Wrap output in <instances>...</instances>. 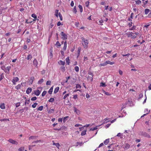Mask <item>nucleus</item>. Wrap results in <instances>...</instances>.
<instances>
[{"label": "nucleus", "instance_id": "45", "mask_svg": "<svg viewBox=\"0 0 151 151\" xmlns=\"http://www.w3.org/2000/svg\"><path fill=\"white\" fill-rule=\"evenodd\" d=\"M9 121V119H0V121H1V122H2V121L5 122V121Z\"/></svg>", "mask_w": 151, "mask_h": 151}, {"label": "nucleus", "instance_id": "23", "mask_svg": "<svg viewBox=\"0 0 151 151\" xmlns=\"http://www.w3.org/2000/svg\"><path fill=\"white\" fill-rule=\"evenodd\" d=\"M78 7L80 9V10L81 12H82L83 11V7L81 5H78Z\"/></svg>", "mask_w": 151, "mask_h": 151}, {"label": "nucleus", "instance_id": "35", "mask_svg": "<svg viewBox=\"0 0 151 151\" xmlns=\"http://www.w3.org/2000/svg\"><path fill=\"white\" fill-rule=\"evenodd\" d=\"M24 150V147H21L18 149L19 151H23Z\"/></svg>", "mask_w": 151, "mask_h": 151}, {"label": "nucleus", "instance_id": "49", "mask_svg": "<svg viewBox=\"0 0 151 151\" xmlns=\"http://www.w3.org/2000/svg\"><path fill=\"white\" fill-rule=\"evenodd\" d=\"M37 99V97L36 96L32 98L31 99V100L32 101H34Z\"/></svg>", "mask_w": 151, "mask_h": 151}, {"label": "nucleus", "instance_id": "52", "mask_svg": "<svg viewBox=\"0 0 151 151\" xmlns=\"http://www.w3.org/2000/svg\"><path fill=\"white\" fill-rule=\"evenodd\" d=\"M51 83V81H47L46 82L47 85H50Z\"/></svg>", "mask_w": 151, "mask_h": 151}, {"label": "nucleus", "instance_id": "63", "mask_svg": "<svg viewBox=\"0 0 151 151\" xmlns=\"http://www.w3.org/2000/svg\"><path fill=\"white\" fill-rule=\"evenodd\" d=\"M78 98L77 97V95H75L74 96L73 98L75 99H77Z\"/></svg>", "mask_w": 151, "mask_h": 151}, {"label": "nucleus", "instance_id": "38", "mask_svg": "<svg viewBox=\"0 0 151 151\" xmlns=\"http://www.w3.org/2000/svg\"><path fill=\"white\" fill-rule=\"evenodd\" d=\"M109 119L108 118H106V119H104L103 120V123L104 124L106 123H107V120H108Z\"/></svg>", "mask_w": 151, "mask_h": 151}, {"label": "nucleus", "instance_id": "46", "mask_svg": "<svg viewBox=\"0 0 151 151\" xmlns=\"http://www.w3.org/2000/svg\"><path fill=\"white\" fill-rule=\"evenodd\" d=\"M54 101V99L53 98H51L48 101L49 102H52Z\"/></svg>", "mask_w": 151, "mask_h": 151}, {"label": "nucleus", "instance_id": "41", "mask_svg": "<svg viewBox=\"0 0 151 151\" xmlns=\"http://www.w3.org/2000/svg\"><path fill=\"white\" fill-rule=\"evenodd\" d=\"M46 93H47V92L46 91H43L42 94V96H44L46 94Z\"/></svg>", "mask_w": 151, "mask_h": 151}, {"label": "nucleus", "instance_id": "25", "mask_svg": "<svg viewBox=\"0 0 151 151\" xmlns=\"http://www.w3.org/2000/svg\"><path fill=\"white\" fill-rule=\"evenodd\" d=\"M12 80L17 82L19 81V79L17 77H15Z\"/></svg>", "mask_w": 151, "mask_h": 151}, {"label": "nucleus", "instance_id": "50", "mask_svg": "<svg viewBox=\"0 0 151 151\" xmlns=\"http://www.w3.org/2000/svg\"><path fill=\"white\" fill-rule=\"evenodd\" d=\"M69 96V94H65L64 96L63 99H66V98L68 96Z\"/></svg>", "mask_w": 151, "mask_h": 151}, {"label": "nucleus", "instance_id": "48", "mask_svg": "<svg viewBox=\"0 0 151 151\" xmlns=\"http://www.w3.org/2000/svg\"><path fill=\"white\" fill-rule=\"evenodd\" d=\"M30 100H27L25 102V104L26 105L27 104H29V103Z\"/></svg>", "mask_w": 151, "mask_h": 151}, {"label": "nucleus", "instance_id": "42", "mask_svg": "<svg viewBox=\"0 0 151 151\" xmlns=\"http://www.w3.org/2000/svg\"><path fill=\"white\" fill-rule=\"evenodd\" d=\"M141 1L139 0H137L136 1V4H138V5H139L141 3Z\"/></svg>", "mask_w": 151, "mask_h": 151}, {"label": "nucleus", "instance_id": "10", "mask_svg": "<svg viewBox=\"0 0 151 151\" xmlns=\"http://www.w3.org/2000/svg\"><path fill=\"white\" fill-rule=\"evenodd\" d=\"M106 61L107 65L109 64L111 65H112L115 63L114 62H111L109 60Z\"/></svg>", "mask_w": 151, "mask_h": 151}, {"label": "nucleus", "instance_id": "30", "mask_svg": "<svg viewBox=\"0 0 151 151\" xmlns=\"http://www.w3.org/2000/svg\"><path fill=\"white\" fill-rule=\"evenodd\" d=\"M43 106H40L38 109H37V110L38 111H42V110L43 109Z\"/></svg>", "mask_w": 151, "mask_h": 151}, {"label": "nucleus", "instance_id": "39", "mask_svg": "<svg viewBox=\"0 0 151 151\" xmlns=\"http://www.w3.org/2000/svg\"><path fill=\"white\" fill-rule=\"evenodd\" d=\"M60 64L61 65H64L65 64V62L61 60L60 61Z\"/></svg>", "mask_w": 151, "mask_h": 151}, {"label": "nucleus", "instance_id": "22", "mask_svg": "<svg viewBox=\"0 0 151 151\" xmlns=\"http://www.w3.org/2000/svg\"><path fill=\"white\" fill-rule=\"evenodd\" d=\"M27 58L28 60H30L32 58V56L30 54H29Z\"/></svg>", "mask_w": 151, "mask_h": 151}, {"label": "nucleus", "instance_id": "6", "mask_svg": "<svg viewBox=\"0 0 151 151\" xmlns=\"http://www.w3.org/2000/svg\"><path fill=\"white\" fill-rule=\"evenodd\" d=\"M32 91V88H31L29 87L26 90V92L27 94H29Z\"/></svg>", "mask_w": 151, "mask_h": 151}, {"label": "nucleus", "instance_id": "60", "mask_svg": "<svg viewBox=\"0 0 151 151\" xmlns=\"http://www.w3.org/2000/svg\"><path fill=\"white\" fill-rule=\"evenodd\" d=\"M89 2L88 1H87L86 2V6H88L89 5Z\"/></svg>", "mask_w": 151, "mask_h": 151}, {"label": "nucleus", "instance_id": "20", "mask_svg": "<svg viewBox=\"0 0 151 151\" xmlns=\"http://www.w3.org/2000/svg\"><path fill=\"white\" fill-rule=\"evenodd\" d=\"M116 136H118V137H120V138L121 139H122L123 138V136L122 134H121L120 133H118L116 135Z\"/></svg>", "mask_w": 151, "mask_h": 151}, {"label": "nucleus", "instance_id": "11", "mask_svg": "<svg viewBox=\"0 0 151 151\" xmlns=\"http://www.w3.org/2000/svg\"><path fill=\"white\" fill-rule=\"evenodd\" d=\"M22 85V83L21 84H19L17 86H15V88L17 90L19 89L21 87V85Z\"/></svg>", "mask_w": 151, "mask_h": 151}, {"label": "nucleus", "instance_id": "40", "mask_svg": "<svg viewBox=\"0 0 151 151\" xmlns=\"http://www.w3.org/2000/svg\"><path fill=\"white\" fill-rule=\"evenodd\" d=\"M58 16L59 17H60V20L62 21L63 20V18L62 15L60 13H58Z\"/></svg>", "mask_w": 151, "mask_h": 151}, {"label": "nucleus", "instance_id": "61", "mask_svg": "<svg viewBox=\"0 0 151 151\" xmlns=\"http://www.w3.org/2000/svg\"><path fill=\"white\" fill-rule=\"evenodd\" d=\"M111 125V124H108L106 125V126H105V127L106 128H108V127H109V126H110V125Z\"/></svg>", "mask_w": 151, "mask_h": 151}, {"label": "nucleus", "instance_id": "55", "mask_svg": "<svg viewBox=\"0 0 151 151\" xmlns=\"http://www.w3.org/2000/svg\"><path fill=\"white\" fill-rule=\"evenodd\" d=\"M61 69L63 71H64L65 70V67L64 66H62L61 67Z\"/></svg>", "mask_w": 151, "mask_h": 151}, {"label": "nucleus", "instance_id": "7", "mask_svg": "<svg viewBox=\"0 0 151 151\" xmlns=\"http://www.w3.org/2000/svg\"><path fill=\"white\" fill-rule=\"evenodd\" d=\"M34 93L36 96H38L40 95V92L39 90H37L36 91H34Z\"/></svg>", "mask_w": 151, "mask_h": 151}, {"label": "nucleus", "instance_id": "57", "mask_svg": "<svg viewBox=\"0 0 151 151\" xmlns=\"http://www.w3.org/2000/svg\"><path fill=\"white\" fill-rule=\"evenodd\" d=\"M133 32H130L129 34V35L130 36V37H132L133 36Z\"/></svg>", "mask_w": 151, "mask_h": 151}, {"label": "nucleus", "instance_id": "26", "mask_svg": "<svg viewBox=\"0 0 151 151\" xmlns=\"http://www.w3.org/2000/svg\"><path fill=\"white\" fill-rule=\"evenodd\" d=\"M44 81V80L43 79H42L39 80L38 82V84H41Z\"/></svg>", "mask_w": 151, "mask_h": 151}, {"label": "nucleus", "instance_id": "13", "mask_svg": "<svg viewBox=\"0 0 151 151\" xmlns=\"http://www.w3.org/2000/svg\"><path fill=\"white\" fill-rule=\"evenodd\" d=\"M74 110L75 112H76L77 114H80L79 111L75 107H74Z\"/></svg>", "mask_w": 151, "mask_h": 151}, {"label": "nucleus", "instance_id": "27", "mask_svg": "<svg viewBox=\"0 0 151 151\" xmlns=\"http://www.w3.org/2000/svg\"><path fill=\"white\" fill-rule=\"evenodd\" d=\"M69 118V117L68 116H65V117H64L63 120V122L64 123H65L66 122V121H67V118Z\"/></svg>", "mask_w": 151, "mask_h": 151}, {"label": "nucleus", "instance_id": "54", "mask_svg": "<svg viewBox=\"0 0 151 151\" xmlns=\"http://www.w3.org/2000/svg\"><path fill=\"white\" fill-rule=\"evenodd\" d=\"M20 105V103H17L16 104V107H18Z\"/></svg>", "mask_w": 151, "mask_h": 151}, {"label": "nucleus", "instance_id": "8", "mask_svg": "<svg viewBox=\"0 0 151 151\" xmlns=\"http://www.w3.org/2000/svg\"><path fill=\"white\" fill-rule=\"evenodd\" d=\"M33 65L37 67L38 65V62L36 59H35L33 61Z\"/></svg>", "mask_w": 151, "mask_h": 151}, {"label": "nucleus", "instance_id": "36", "mask_svg": "<svg viewBox=\"0 0 151 151\" xmlns=\"http://www.w3.org/2000/svg\"><path fill=\"white\" fill-rule=\"evenodd\" d=\"M75 70L76 72H78L79 70V67L77 66H76L75 67Z\"/></svg>", "mask_w": 151, "mask_h": 151}, {"label": "nucleus", "instance_id": "37", "mask_svg": "<svg viewBox=\"0 0 151 151\" xmlns=\"http://www.w3.org/2000/svg\"><path fill=\"white\" fill-rule=\"evenodd\" d=\"M53 145H55L58 148L60 146L59 143H53Z\"/></svg>", "mask_w": 151, "mask_h": 151}, {"label": "nucleus", "instance_id": "59", "mask_svg": "<svg viewBox=\"0 0 151 151\" xmlns=\"http://www.w3.org/2000/svg\"><path fill=\"white\" fill-rule=\"evenodd\" d=\"M119 74L122 75L123 74V72L121 70H119Z\"/></svg>", "mask_w": 151, "mask_h": 151}, {"label": "nucleus", "instance_id": "47", "mask_svg": "<svg viewBox=\"0 0 151 151\" xmlns=\"http://www.w3.org/2000/svg\"><path fill=\"white\" fill-rule=\"evenodd\" d=\"M37 105V103H34V104H33L32 105V107L33 108H35L36 106Z\"/></svg>", "mask_w": 151, "mask_h": 151}, {"label": "nucleus", "instance_id": "62", "mask_svg": "<svg viewBox=\"0 0 151 151\" xmlns=\"http://www.w3.org/2000/svg\"><path fill=\"white\" fill-rule=\"evenodd\" d=\"M74 2H73V1H72L71 2V4H70V5L71 6H73V5H74Z\"/></svg>", "mask_w": 151, "mask_h": 151}, {"label": "nucleus", "instance_id": "34", "mask_svg": "<svg viewBox=\"0 0 151 151\" xmlns=\"http://www.w3.org/2000/svg\"><path fill=\"white\" fill-rule=\"evenodd\" d=\"M31 16L32 17L34 18L35 19L34 20H36V19L37 18V17H36V15L35 14H32Z\"/></svg>", "mask_w": 151, "mask_h": 151}, {"label": "nucleus", "instance_id": "28", "mask_svg": "<svg viewBox=\"0 0 151 151\" xmlns=\"http://www.w3.org/2000/svg\"><path fill=\"white\" fill-rule=\"evenodd\" d=\"M55 16L57 17H58V9H56L55 10Z\"/></svg>", "mask_w": 151, "mask_h": 151}, {"label": "nucleus", "instance_id": "51", "mask_svg": "<svg viewBox=\"0 0 151 151\" xmlns=\"http://www.w3.org/2000/svg\"><path fill=\"white\" fill-rule=\"evenodd\" d=\"M3 77H4V76H3V74H2L0 75V81L3 79Z\"/></svg>", "mask_w": 151, "mask_h": 151}, {"label": "nucleus", "instance_id": "64", "mask_svg": "<svg viewBox=\"0 0 151 151\" xmlns=\"http://www.w3.org/2000/svg\"><path fill=\"white\" fill-rule=\"evenodd\" d=\"M148 0L145 1V2H143L144 4V5H146V4H147V3H148Z\"/></svg>", "mask_w": 151, "mask_h": 151}, {"label": "nucleus", "instance_id": "21", "mask_svg": "<svg viewBox=\"0 0 151 151\" xmlns=\"http://www.w3.org/2000/svg\"><path fill=\"white\" fill-rule=\"evenodd\" d=\"M76 144H77L76 146H77L78 145H80V146H81L83 145L84 144V143L83 142H76Z\"/></svg>", "mask_w": 151, "mask_h": 151}, {"label": "nucleus", "instance_id": "17", "mask_svg": "<svg viewBox=\"0 0 151 151\" xmlns=\"http://www.w3.org/2000/svg\"><path fill=\"white\" fill-rule=\"evenodd\" d=\"M70 59H69V57H67L66 59V61L67 64L68 65H69L70 63Z\"/></svg>", "mask_w": 151, "mask_h": 151}, {"label": "nucleus", "instance_id": "56", "mask_svg": "<svg viewBox=\"0 0 151 151\" xmlns=\"http://www.w3.org/2000/svg\"><path fill=\"white\" fill-rule=\"evenodd\" d=\"M133 34H134L137 35H139V33H138L137 32H136L134 31H133Z\"/></svg>", "mask_w": 151, "mask_h": 151}, {"label": "nucleus", "instance_id": "2", "mask_svg": "<svg viewBox=\"0 0 151 151\" xmlns=\"http://www.w3.org/2000/svg\"><path fill=\"white\" fill-rule=\"evenodd\" d=\"M60 34L62 36L61 38L63 39V40H66L67 39L68 34H66L63 32H61Z\"/></svg>", "mask_w": 151, "mask_h": 151}, {"label": "nucleus", "instance_id": "15", "mask_svg": "<svg viewBox=\"0 0 151 151\" xmlns=\"http://www.w3.org/2000/svg\"><path fill=\"white\" fill-rule=\"evenodd\" d=\"M35 78L34 77H32L30 78V79L29 80L30 83L29 84H32V83L33 81L34 80Z\"/></svg>", "mask_w": 151, "mask_h": 151}, {"label": "nucleus", "instance_id": "12", "mask_svg": "<svg viewBox=\"0 0 151 151\" xmlns=\"http://www.w3.org/2000/svg\"><path fill=\"white\" fill-rule=\"evenodd\" d=\"M107 63H106V61H105V62H104L103 63H101L99 64V67H101V66H104L107 65Z\"/></svg>", "mask_w": 151, "mask_h": 151}, {"label": "nucleus", "instance_id": "9", "mask_svg": "<svg viewBox=\"0 0 151 151\" xmlns=\"http://www.w3.org/2000/svg\"><path fill=\"white\" fill-rule=\"evenodd\" d=\"M67 42L66 41H65V42L64 43V46L63 48V50H65L67 48Z\"/></svg>", "mask_w": 151, "mask_h": 151}, {"label": "nucleus", "instance_id": "53", "mask_svg": "<svg viewBox=\"0 0 151 151\" xmlns=\"http://www.w3.org/2000/svg\"><path fill=\"white\" fill-rule=\"evenodd\" d=\"M11 68V67L10 66H8L6 68V69L7 70L8 72H9V70H10Z\"/></svg>", "mask_w": 151, "mask_h": 151}, {"label": "nucleus", "instance_id": "3", "mask_svg": "<svg viewBox=\"0 0 151 151\" xmlns=\"http://www.w3.org/2000/svg\"><path fill=\"white\" fill-rule=\"evenodd\" d=\"M8 141L13 144L17 145L18 144V142L17 141L11 139H9L8 140Z\"/></svg>", "mask_w": 151, "mask_h": 151}, {"label": "nucleus", "instance_id": "58", "mask_svg": "<svg viewBox=\"0 0 151 151\" xmlns=\"http://www.w3.org/2000/svg\"><path fill=\"white\" fill-rule=\"evenodd\" d=\"M104 93H105V94L107 95H109L110 94L108 92H106L105 91H104Z\"/></svg>", "mask_w": 151, "mask_h": 151}, {"label": "nucleus", "instance_id": "14", "mask_svg": "<svg viewBox=\"0 0 151 151\" xmlns=\"http://www.w3.org/2000/svg\"><path fill=\"white\" fill-rule=\"evenodd\" d=\"M38 137V136H31L29 137V139H36L37 137Z\"/></svg>", "mask_w": 151, "mask_h": 151}, {"label": "nucleus", "instance_id": "5", "mask_svg": "<svg viewBox=\"0 0 151 151\" xmlns=\"http://www.w3.org/2000/svg\"><path fill=\"white\" fill-rule=\"evenodd\" d=\"M142 135L145 137H147L148 138L150 137V135L146 132H143Z\"/></svg>", "mask_w": 151, "mask_h": 151}, {"label": "nucleus", "instance_id": "4", "mask_svg": "<svg viewBox=\"0 0 151 151\" xmlns=\"http://www.w3.org/2000/svg\"><path fill=\"white\" fill-rule=\"evenodd\" d=\"M122 147L125 149H128L129 148L130 145L129 144L127 143L125 144V146L124 145L122 146Z\"/></svg>", "mask_w": 151, "mask_h": 151}, {"label": "nucleus", "instance_id": "44", "mask_svg": "<svg viewBox=\"0 0 151 151\" xmlns=\"http://www.w3.org/2000/svg\"><path fill=\"white\" fill-rule=\"evenodd\" d=\"M73 11L74 13L76 14V13L77 11L76 6H75L73 10Z\"/></svg>", "mask_w": 151, "mask_h": 151}, {"label": "nucleus", "instance_id": "1", "mask_svg": "<svg viewBox=\"0 0 151 151\" xmlns=\"http://www.w3.org/2000/svg\"><path fill=\"white\" fill-rule=\"evenodd\" d=\"M81 39L82 44L84 46V48H87L88 43V40L83 37Z\"/></svg>", "mask_w": 151, "mask_h": 151}, {"label": "nucleus", "instance_id": "43", "mask_svg": "<svg viewBox=\"0 0 151 151\" xmlns=\"http://www.w3.org/2000/svg\"><path fill=\"white\" fill-rule=\"evenodd\" d=\"M56 45H57V46L58 47H60L61 46V44H60L59 41H57L56 43Z\"/></svg>", "mask_w": 151, "mask_h": 151}, {"label": "nucleus", "instance_id": "33", "mask_svg": "<svg viewBox=\"0 0 151 151\" xmlns=\"http://www.w3.org/2000/svg\"><path fill=\"white\" fill-rule=\"evenodd\" d=\"M106 85L105 84V83L101 82L100 84V86L103 87H105Z\"/></svg>", "mask_w": 151, "mask_h": 151}, {"label": "nucleus", "instance_id": "31", "mask_svg": "<svg viewBox=\"0 0 151 151\" xmlns=\"http://www.w3.org/2000/svg\"><path fill=\"white\" fill-rule=\"evenodd\" d=\"M150 10L149 9H146L145 10V14H148Z\"/></svg>", "mask_w": 151, "mask_h": 151}, {"label": "nucleus", "instance_id": "18", "mask_svg": "<svg viewBox=\"0 0 151 151\" xmlns=\"http://www.w3.org/2000/svg\"><path fill=\"white\" fill-rule=\"evenodd\" d=\"M0 107L1 109H5V106L4 104V103H2L1 104L0 106Z\"/></svg>", "mask_w": 151, "mask_h": 151}, {"label": "nucleus", "instance_id": "32", "mask_svg": "<svg viewBox=\"0 0 151 151\" xmlns=\"http://www.w3.org/2000/svg\"><path fill=\"white\" fill-rule=\"evenodd\" d=\"M109 139H107L105 140L104 143L105 145H107L109 142Z\"/></svg>", "mask_w": 151, "mask_h": 151}, {"label": "nucleus", "instance_id": "16", "mask_svg": "<svg viewBox=\"0 0 151 151\" xmlns=\"http://www.w3.org/2000/svg\"><path fill=\"white\" fill-rule=\"evenodd\" d=\"M59 89V88L58 87L56 88L54 90V93H57Z\"/></svg>", "mask_w": 151, "mask_h": 151}, {"label": "nucleus", "instance_id": "29", "mask_svg": "<svg viewBox=\"0 0 151 151\" xmlns=\"http://www.w3.org/2000/svg\"><path fill=\"white\" fill-rule=\"evenodd\" d=\"M81 88V86L79 84H77L76 85V88L80 89Z\"/></svg>", "mask_w": 151, "mask_h": 151}, {"label": "nucleus", "instance_id": "24", "mask_svg": "<svg viewBox=\"0 0 151 151\" xmlns=\"http://www.w3.org/2000/svg\"><path fill=\"white\" fill-rule=\"evenodd\" d=\"M86 130H84L83 131H82L81 132V136H84V135H85L86 134Z\"/></svg>", "mask_w": 151, "mask_h": 151}, {"label": "nucleus", "instance_id": "19", "mask_svg": "<svg viewBox=\"0 0 151 151\" xmlns=\"http://www.w3.org/2000/svg\"><path fill=\"white\" fill-rule=\"evenodd\" d=\"M53 89V87H52L50 88V89L49 90V91H48V93L50 94H52V92Z\"/></svg>", "mask_w": 151, "mask_h": 151}]
</instances>
